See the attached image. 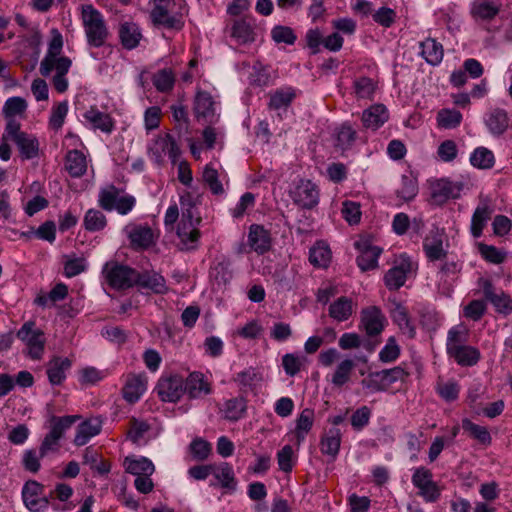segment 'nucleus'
Wrapping results in <instances>:
<instances>
[{"label":"nucleus","instance_id":"1","mask_svg":"<svg viewBox=\"0 0 512 512\" xmlns=\"http://www.w3.org/2000/svg\"><path fill=\"white\" fill-rule=\"evenodd\" d=\"M53 37L49 42L46 55L42 59L39 67L40 74L48 77L53 70L56 71L52 77V85L58 93L67 91L69 82L66 74L69 72L72 61L67 56H60L63 47L62 35L54 29Z\"/></svg>","mask_w":512,"mask_h":512},{"label":"nucleus","instance_id":"2","mask_svg":"<svg viewBox=\"0 0 512 512\" xmlns=\"http://www.w3.org/2000/svg\"><path fill=\"white\" fill-rule=\"evenodd\" d=\"M81 20L88 45L94 48L104 46L110 33L101 12L91 4L83 5Z\"/></svg>","mask_w":512,"mask_h":512},{"label":"nucleus","instance_id":"3","mask_svg":"<svg viewBox=\"0 0 512 512\" xmlns=\"http://www.w3.org/2000/svg\"><path fill=\"white\" fill-rule=\"evenodd\" d=\"M122 189L108 185L99 191L98 204L105 211L116 210L120 215H126L135 207L134 196L122 195Z\"/></svg>","mask_w":512,"mask_h":512},{"label":"nucleus","instance_id":"4","mask_svg":"<svg viewBox=\"0 0 512 512\" xmlns=\"http://www.w3.org/2000/svg\"><path fill=\"white\" fill-rule=\"evenodd\" d=\"M201 222V218L196 215L195 207L182 209V221L178 226L177 234L180 238L181 250H192L200 237V232L196 228Z\"/></svg>","mask_w":512,"mask_h":512},{"label":"nucleus","instance_id":"5","mask_svg":"<svg viewBox=\"0 0 512 512\" xmlns=\"http://www.w3.org/2000/svg\"><path fill=\"white\" fill-rule=\"evenodd\" d=\"M408 373L400 366L371 372L361 381V385L373 392L386 391L396 382H404Z\"/></svg>","mask_w":512,"mask_h":512},{"label":"nucleus","instance_id":"6","mask_svg":"<svg viewBox=\"0 0 512 512\" xmlns=\"http://www.w3.org/2000/svg\"><path fill=\"white\" fill-rule=\"evenodd\" d=\"M293 203L303 209H313L319 203V189L308 179L294 182L289 190Z\"/></svg>","mask_w":512,"mask_h":512},{"label":"nucleus","instance_id":"7","mask_svg":"<svg viewBox=\"0 0 512 512\" xmlns=\"http://www.w3.org/2000/svg\"><path fill=\"white\" fill-rule=\"evenodd\" d=\"M478 287L485 300L492 304L497 313L503 315L512 313V298L503 290L496 288L490 279L479 278Z\"/></svg>","mask_w":512,"mask_h":512},{"label":"nucleus","instance_id":"8","mask_svg":"<svg viewBox=\"0 0 512 512\" xmlns=\"http://www.w3.org/2000/svg\"><path fill=\"white\" fill-rule=\"evenodd\" d=\"M17 337L23 341L28 348V355L34 360L41 359L44 352V333L36 328L35 322L28 321L22 325L17 332Z\"/></svg>","mask_w":512,"mask_h":512},{"label":"nucleus","instance_id":"9","mask_svg":"<svg viewBox=\"0 0 512 512\" xmlns=\"http://www.w3.org/2000/svg\"><path fill=\"white\" fill-rule=\"evenodd\" d=\"M108 284L114 289H128L135 285L136 270L118 263H106L103 268Z\"/></svg>","mask_w":512,"mask_h":512},{"label":"nucleus","instance_id":"10","mask_svg":"<svg viewBox=\"0 0 512 512\" xmlns=\"http://www.w3.org/2000/svg\"><path fill=\"white\" fill-rule=\"evenodd\" d=\"M432 478V472L425 467L416 468L412 475V483L419 490L418 495L430 503L436 502L441 495L440 488Z\"/></svg>","mask_w":512,"mask_h":512},{"label":"nucleus","instance_id":"11","mask_svg":"<svg viewBox=\"0 0 512 512\" xmlns=\"http://www.w3.org/2000/svg\"><path fill=\"white\" fill-rule=\"evenodd\" d=\"M44 486L35 480L27 481L22 488V499L31 512H39L48 507L49 500L43 494Z\"/></svg>","mask_w":512,"mask_h":512},{"label":"nucleus","instance_id":"12","mask_svg":"<svg viewBox=\"0 0 512 512\" xmlns=\"http://www.w3.org/2000/svg\"><path fill=\"white\" fill-rule=\"evenodd\" d=\"M386 318L379 307L369 306L361 311L359 328L364 330L369 337L379 335L384 329Z\"/></svg>","mask_w":512,"mask_h":512},{"label":"nucleus","instance_id":"13","mask_svg":"<svg viewBox=\"0 0 512 512\" xmlns=\"http://www.w3.org/2000/svg\"><path fill=\"white\" fill-rule=\"evenodd\" d=\"M157 392L161 400L176 402L185 393L184 380L179 375L161 378L157 384Z\"/></svg>","mask_w":512,"mask_h":512},{"label":"nucleus","instance_id":"14","mask_svg":"<svg viewBox=\"0 0 512 512\" xmlns=\"http://www.w3.org/2000/svg\"><path fill=\"white\" fill-rule=\"evenodd\" d=\"M125 232L134 250H145L154 244V233L148 225L131 224L125 227Z\"/></svg>","mask_w":512,"mask_h":512},{"label":"nucleus","instance_id":"15","mask_svg":"<svg viewBox=\"0 0 512 512\" xmlns=\"http://www.w3.org/2000/svg\"><path fill=\"white\" fill-rule=\"evenodd\" d=\"M135 285L142 289L151 290L155 294H165L168 291L165 278L155 271L138 272L136 270Z\"/></svg>","mask_w":512,"mask_h":512},{"label":"nucleus","instance_id":"16","mask_svg":"<svg viewBox=\"0 0 512 512\" xmlns=\"http://www.w3.org/2000/svg\"><path fill=\"white\" fill-rule=\"evenodd\" d=\"M147 377L142 374H129L122 389L123 398L129 403L137 402L146 391Z\"/></svg>","mask_w":512,"mask_h":512},{"label":"nucleus","instance_id":"17","mask_svg":"<svg viewBox=\"0 0 512 512\" xmlns=\"http://www.w3.org/2000/svg\"><path fill=\"white\" fill-rule=\"evenodd\" d=\"M356 248L360 251L356 262L362 271H368L377 267L378 258L382 249L377 246H372L367 242H356Z\"/></svg>","mask_w":512,"mask_h":512},{"label":"nucleus","instance_id":"18","mask_svg":"<svg viewBox=\"0 0 512 512\" xmlns=\"http://www.w3.org/2000/svg\"><path fill=\"white\" fill-rule=\"evenodd\" d=\"M248 243L258 254H264L271 248V237L268 230L263 226L253 224L250 226Z\"/></svg>","mask_w":512,"mask_h":512},{"label":"nucleus","instance_id":"19","mask_svg":"<svg viewBox=\"0 0 512 512\" xmlns=\"http://www.w3.org/2000/svg\"><path fill=\"white\" fill-rule=\"evenodd\" d=\"M423 248L431 261L444 258L446 251L443 249V234L438 229L431 230L423 241Z\"/></svg>","mask_w":512,"mask_h":512},{"label":"nucleus","instance_id":"20","mask_svg":"<svg viewBox=\"0 0 512 512\" xmlns=\"http://www.w3.org/2000/svg\"><path fill=\"white\" fill-rule=\"evenodd\" d=\"M72 361L67 357H53L47 364V375L50 384L60 385L66 379V372L71 368Z\"/></svg>","mask_w":512,"mask_h":512},{"label":"nucleus","instance_id":"21","mask_svg":"<svg viewBox=\"0 0 512 512\" xmlns=\"http://www.w3.org/2000/svg\"><path fill=\"white\" fill-rule=\"evenodd\" d=\"M485 124L492 135L501 136L509 127L508 113L504 109L493 108L487 113Z\"/></svg>","mask_w":512,"mask_h":512},{"label":"nucleus","instance_id":"22","mask_svg":"<svg viewBox=\"0 0 512 512\" xmlns=\"http://www.w3.org/2000/svg\"><path fill=\"white\" fill-rule=\"evenodd\" d=\"M389 119V113L383 104H375L363 111L362 123L366 129L377 130Z\"/></svg>","mask_w":512,"mask_h":512},{"label":"nucleus","instance_id":"23","mask_svg":"<svg viewBox=\"0 0 512 512\" xmlns=\"http://www.w3.org/2000/svg\"><path fill=\"white\" fill-rule=\"evenodd\" d=\"M494 212L493 207L488 201L481 202L475 209L471 219V234L474 238H479L482 235L483 229L488 220H490Z\"/></svg>","mask_w":512,"mask_h":512},{"label":"nucleus","instance_id":"24","mask_svg":"<svg viewBox=\"0 0 512 512\" xmlns=\"http://www.w3.org/2000/svg\"><path fill=\"white\" fill-rule=\"evenodd\" d=\"M411 269V264L408 260L403 259L400 264L390 268L385 276V285L389 290H397L402 287L406 281L407 273Z\"/></svg>","mask_w":512,"mask_h":512},{"label":"nucleus","instance_id":"25","mask_svg":"<svg viewBox=\"0 0 512 512\" xmlns=\"http://www.w3.org/2000/svg\"><path fill=\"white\" fill-rule=\"evenodd\" d=\"M118 33L122 46L127 50L136 48L142 38L138 25L133 22L121 23Z\"/></svg>","mask_w":512,"mask_h":512},{"label":"nucleus","instance_id":"26","mask_svg":"<svg viewBox=\"0 0 512 512\" xmlns=\"http://www.w3.org/2000/svg\"><path fill=\"white\" fill-rule=\"evenodd\" d=\"M83 116L94 129H99L107 134H110L114 130V121L111 116L99 111L96 107H90Z\"/></svg>","mask_w":512,"mask_h":512},{"label":"nucleus","instance_id":"27","mask_svg":"<svg viewBox=\"0 0 512 512\" xmlns=\"http://www.w3.org/2000/svg\"><path fill=\"white\" fill-rule=\"evenodd\" d=\"M65 168L71 177H82L87 171L85 155L79 150H70L66 155Z\"/></svg>","mask_w":512,"mask_h":512},{"label":"nucleus","instance_id":"28","mask_svg":"<svg viewBox=\"0 0 512 512\" xmlns=\"http://www.w3.org/2000/svg\"><path fill=\"white\" fill-rule=\"evenodd\" d=\"M341 436L342 434L339 428L332 427L326 431L320 442L321 452L335 459L339 453Z\"/></svg>","mask_w":512,"mask_h":512},{"label":"nucleus","instance_id":"29","mask_svg":"<svg viewBox=\"0 0 512 512\" xmlns=\"http://www.w3.org/2000/svg\"><path fill=\"white\" fill-rule=\"evenodd\" d=\"M22 159L30 160L39 154V142L36 136L25 133L13 141Z\"/></svg>","mask_w":512,"mask_h":512},{"label":"nucleus","instance_id":"30","mask_svg":"<svg viewBox=\"0 0 512 512\" xmlns=\"http://www.w3.org/2000/svg\"><path fill=\"white\" fill-rule=\"evenodd\" d=\"M212 474L223 489L229 492H234L236 490L237 481L235 479L234 471L229 463L223 462L218 466L214 465Z\"/></svg>","mask_w":512,"mask_h":512},{"label":"nucleus","instance_id":"31","mask_svg":"<svg viewBox=\"0 0 512 512\" xmlns=\"http://www.w3.org/2000/svg\"><path fill=\"white\" fill-rule=\"evenodd\" d=\"M462 185L449 180H440L434 186L432 197L437 202H445L449 198H457L460 195Z\"/></svg>","mask_w":512,"mask_h":512},{"label":"nucleus","instance_id":"32","mask_svg":"<svg viewBox=\"0 0 512 512\" xmlns=\"http://www.w3.org/2000/svg\"><path fill=\"white\" fill-rule=\"evenodd\" d=\"M194 112L197 118L212 121L215 116L214 101L208 92H199L194 103Z\"/></svg>","mask_w":512,"mask_h":512},{"label":"nucleus","instance_id":"33","mask_svg":"<svg viewBox=\"0 0 512 512\" xmlns=\"http://www.w3.org/2000/svg\"><path fill=\"white\" fill-rule=\"evenodd\" d=\"M420 54L427 63L435 66L438 65L443 59V47L435 39L427 38L420 43Z\"/></svg>","mask_w":512,"mask_h":512},{"label":"nucleus","instance_id":"34","mask_svg":"<svg viewBox=\"0 0 512 512\" xmlns=\"http://www.w3.org/2000/svg\"><path fill=\"white\" fill-rule=\"evenodd\" d=\"M184 390L191 398L200 397L201 394H209L210 387L204 381V375L199 372L191 373L184 382Z\"/></svg>","mask_w":512,"mask_h":512},{"label":"nucleus","instance_id":"35","mask_svg":"<svg viewBox=\"0 0 512 512\" xmlns=\"http://www.w3.org/2000/svg\"><path fill=\"white\" fill-rule=\"evenodd\" d=\"M101 431V423L97 420H87L78 425L74 444L77 446L85 445L92 437L98 435Z\"/></svg>","mask_w":512,"mask_h":512},{"label":"nucleus","instance_id":"36","mask_svg":"<svg viewBox=\"0 0 512 512\" xmlns=\"http://www.w3.org/2000/svg\"><path fill=\"white\" fill-rule=\"evenodd\" d=\"M391 317L404 334L408 335L409 338L415 337V327L409 319L407 309L402 304L395 303V307L391 311Z\"/></svg>","mask_w":512,"mask_h":512},{"label":"nucleus","instance_id":"37","mask_svg":"<svg viewBox=\"0 0 512 512\" xmlns=\"http://www.w3.org/2000/svg\"><path fill=\"white\" fill-rule=\"evenodd\" d=\"M449 356L461 366H474L480 359V351L466 344L453 351Z\"/></svg>","mask_w":512,"mask_h":512},{"label":"nucleus","instance_id":"38","mask_svg":"<svg viewBox=\"0 0 512 512\" xmlns=\"http://www.w3.org/2000/svg\"><path fill=\"white\" fill-rule=\"evenodd\" d=\"M293 88H281L270 94L268 108L270 110L287 109L295 98Z\"/></svg>","mask_w":512,"mask_h":512},{"label":"nucleus","instance_id":"39","mask_svg":"<svg viewBox=\"0 0 512 512\" xmlns=\"http://www.w3.org/2000/svg\"><path fill=\"white\" fill-rule=\"evenodd\" d=\"M124 464L126 472L135 476L152 475L155 470L152 461L146 457H140L137 459L127 457Z\"/></svg>","mask_w":512,"mask_h":512},{"label":"nucleus","instance_id":"40","mask_svg":"<svg viewBox=\"0 0 512 512\" xmlns=\"http://www.w3.org/2000/svg\"><path fill=\"white\" fill-rule=\"evenodd\" d=\"M353 313V302L350 298L342 296L329 307V315L337 321L347 320Z\"/></svg>","mask_w":512,"mask_h":512},{"label":"nucleus","instance_id":"41","mask_svg":"<svg viewBox=\"0 0 512 512\" xmlns=\"http://www.w3.org/2000/svg\"><path fill=\"white\" fill-rule=\"evenodd\" d=\"M231 36L239 44H246L254 41L253 28L246 19H238L233 22L231 27Z\"/></svg>","mask_w":512,"mask_h":512},{"label":"nucleus","instance_id":"42","mask_svg":"<svg viewBox=\"0 0 512 512\" xmlns=\"http://www.w3.org/2000/svg\"><path fill=\"white\" fill-rule=\"evenodd\" d=\"M468 336V330L464 326L452 327L447 335L446 350L448 355L459 347L466 345Z\"/></svg>","mask_w":512,"mask_h":512},{"label":"nucleus","instance_id":"43","mask_svg":"<svg viewBox=\"0 0 512 512\" xmlns=\"http://www.w3.org/2000/svg\"><path fill=\"white\" fill-rule=\"evenodd\" d=\"M156 146L162 153L168 154L173 164L179 160L181 150L171 134L167 133L164 136H159L156 140Z\"/></svg>","mask_w":512,"mask_h":512},{"label":"nucleus","instance_id":"44","mask_svg":"<svg viewBox=\"0 0 512 512\" xmlns=\"http://www.w3.org/2000/svg\"><path fill=\"white\" fill-rule=\"evenodd\" d=\"M472 15L482 20H491L499 13V7L491 0H476L472 5Z\"/></svg>","mask_w":512,"mask_h":512},{"label":"nucleus","instance_id":"45","mask_svg":"<svg viewBox=\"0 0 512 512\" xmlns=\"http://www.w3.org/2000/svg\"><path fill=\"white\" fill-rule=\"evenodd\" d=\"M78 416H51L50 418V432L49 435L55 437V439H61L67 429H69L78 419Z\"/></svg>","mask_w":512,"mask_h":512},{"label":"nucleus","instance_id":"46","mask_svg":"<svg viewBox=\"0 0 512 512\" xmlns=\"http://www.w3.org/2000/svg\"><path fill=\"white\" fill-rule=\"evenodd\" d=\"M494 162L493 152L486 147L476 148L470 156V163L479 169H490Z\"/></svg>","mask_w":512,"mask_h":512},{"label":"nucleus","instance_id":"47","mask_svg":"<svg viewBox=\"0 0 512 512\" xmlns=\"http://www.w3.org/2000/svg\"><path fill=\"white\" fill-rule=\"evenodd\" d=\"M83 225L89 232L103 230L107 225L106 216L97 209H89L83 219Z\"/></svg>","mask_w":512,"mask_h":512},{"label":"nucleus","instance_id":"48","mask_svg":"<svg viewBox=\"0 0 512 512\" xmlns=\"http://www.w3.org/2000/svg\"><path fill=\"white\" fill-rule=\"evenodd\" d=\"M331 260V251L324 243H317L310 249L309 261L315 267H327Z\"/></svg>","mask_w":512,"mask_h":512},{"label":"nucleus","instance_id":"49","mask_svg":"<svg viewBox=\"0 0 512 512\" xmlns=\"http://www.w3.org/2000/svg\"><path fill=\"white\" fill-rule=\"evenodd\" d=\"M246 411V403L243 398H232L224 404V418L230 421H237L243 417Z\"/></svg>","mask_w":512,"mask_h":512},{"label":"nucleus","instance_id":"50","mask_svg":"<svg viewBox=\"0 0 512 512\" xmlns=\"http://www.w3.org/2000/svg\"><path fill=\"white\" fill-rule=\"evenodd\" d=\"M462 428L472 438L478 440L481 444L488 445L491 443V436L486 427L473 423L468 419L462 421Z\"/></svg>","mask_w":512,"mask_h":512},{"label":"nucleus","instance_id":"51","mask_svg":"<svg viewBox=\"0 0 512 512\" xmlns=\"http://www.w3.org/2000/svg\"><path fill=\"white\" fill-rule=\"evenodd\" d=\"M462 114L454 109H442L437 114L438 126L444 129H453L460 125Z\"/></svg>","mask_w":512,"mask_h":512},{"label":"nucleus","instance_id":"52","mask_svg":"<svg viewBox=\"0 0 512 512\" xmlns=\"http://www.w3.org/2000/svg\"><path fill=\"white\" fill-rule=\"evenodd\" d=\"M314 411L312 409H304L296 421V437L298 442L304 440L306 434L310 431L313 425Z\"/></svg>","mask_w":512,"mask_h":512},{"label":"nucleus","instance_id":"53","mask_svg":"<svg viewBox=\"0 0 512 512\" xmlns=\"http://www.w3.org/2000/svg\"><path fill=\"white\" fill-rule=\"evenodd\" d=\"M153 85L159 92H168L172 90L175 77L170 69H161L153 75Z\"/></svg>","mask_w":512,"mask_h":512},{"label":"nucleus","instance_id":"54","mask_svg":"<svg viewBox=\"0 0 512 512\" xmlns=\"http://www.w3.org/2000/svg\"><path fill=\"white\" fill-rule=\"evenodd\" d=\"M417 193V180L411 175H403L401 177V187L397 190V196L405 201H410Z\"/></svg>","mask_w":512,"mask_h":512},{"label":"nucleus","instance_id":"55","mask_svg":"<svg viewBox=\"0 0 512 512\" xmlns=\"http://www.w3.org/2000/svg\"><path fill=\"white\" fill-rule=\"evenodd\" d=\"M203 181L209 187L210 191L214 195H221L224 193V188L222 183L219 181L218 171L213 168L211 165H206L203 174Z\"/></svg>","mask_w":512,"mask_h":512},{"label":"nucleus","instance_id":"56","mask_svg":"<svg viewBox=\"0 0 512 512\" xmlns=\"http://www.w3.org/2000/svg\"><path fill=\"white\" fill-rule=\"evenodd\" d=\"M477 247L482 258L487 262L501 264L506 258V252L493 245L478 243Z\"/></svg>","mask_w":512,"mask_h":512},{"label":"nucleus","instance_id":"57","mask_svg":"<svg viewBox=\"0 0 512 512\" xmlns=\"http://www.w3.org/2000/svg\"><path fill=\"white\" fill-rule=\"evenodd\" d=\"M262 380L261 374L255 368H248L239 372L234 381L238 383L242 389H251Z\"/></svg>","mask_w":512,"mask_h":512},{"label":"nucleus","instance_id":"58","mask_svg":"<svg viewBox=\"0 0 512 512\" xmlns=\"http://www.w3.org/2000/svg\"><path fill=\"white\" fill-rule=\"evenodd\" d=\"M354 368V362L350 359H345L340 362L332 377V383L335 386L341 387L348 382L350 374Z\"/></svg>","mask_w":512,"mask_h":512},{"label":"nucleus","instance_id":"59","mask_svg":"<svg viewBox=\"0 0 512 512\" xmlns=\"http://www.w3.org/2000/svg\"><path fill=\"white\" fill-rule=\"evenodd\" d=\"M189 451L195 460L204 461L209 457L212 446L203 438H195L189 445Z\"/></svg>","mask_w":512,"mask_h":512},{"label":"nucleus","instance_id":"60","mask_svg":"<svg viewBox=\"0 0 512 512\" xmlns=\"http://www.w3.org/2000/svg\"><path fill=\"white\" fill-rule=\"evenodd\" d=\"M305 362V357H300L293 353H287L282 357L283 369L285 373L291 377L300 372Z\"/></svg>","mask_w":512,"mask_h":512},{"label":"nucleus","instance_id":"61","mask_svg":"<svg viewBox=\"0 0 512 512\" xmlns=\"http://www.w3.org/2000/svg\"><path fill=\"white\" fill-rule=\"evenodd\" d=\"M64 257L66 258V261L64 262V275L66 277H75L86 270L87 265L84 257Z\"/></svg>","mask_w":512,"mask_h":512},{"label":"nucleus","instance_id":"62","mask_svg":"<svg viewBox=\"0 0 512 512\" xmlns=\"http://www.w3.org/2000/svg\"><path fill=\"white\" fill-rule=\"evenodd\" d=\"M27 109L26 101L21 97H10L3 106L4 117H15L22 115Z\"/></svg>","mask_w":512,"mask_h":512},{"label":"nucleus","instance_id":"63","mask_svg":"<svg viewBox=\"0 0 512 512\" xmlns=\"http://www.w3.org/2000/svg\"><path fill=\"white\" fill-rule=\"evenodd\" d=\"M271 37L276 43L293 45L297 39L294 31L288 26L277 25L271 30Z\"/></svg>","mask_w":512,"mask_h":512},{"label":"nucleus","instance_id":"64","mask_svg":"<svg viewBox=\"0 0 512 512\" xmlns=\"http://www.w3.org/2000/svg\"><path fill=\"white\" fill-rule=\"evenodd\" d=\"M356 139V131L351 125L344 123L337 132V146L342 149L350 147Z\"/></svg>","mask_w":512,"mask_h":512}]
</instances>
